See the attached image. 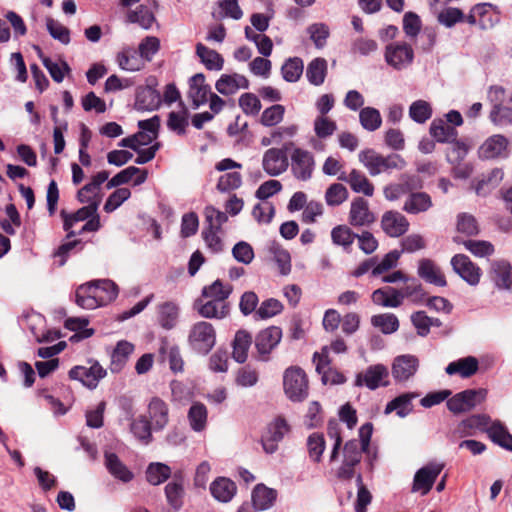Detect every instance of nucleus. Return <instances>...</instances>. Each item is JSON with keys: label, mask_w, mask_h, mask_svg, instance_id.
I'll use <instances>...</instances> for the list:
<instances>
[{"label": "nucleus", "mask_w": 512, "mask_h": 512, "mask_svg": "<svg viewBox=\"0 0 512 512\" xmlns=\"http://www.w3.org/2000/svg\"><path fill=\"white\" fill-rule=\"evenodd\" d=\"M489 118L497 126L504 127L510 125L512 124V108L495 104Z\"/></svg>", "instance_id": "774afa93"}, {"label": "nucleus", "mask_w": 512, "mask_h": 512, "mask_svg": "<svg viewBox=\"0 0 512 512\" xmlns=\"http://www.w3.org/2000/svg\"><path fill=\"white\" fill-rule=\"evenodd\" d=\"M150 423L154 430H162L169 421L168 405L159 397H153L148 405Z\"/></svg>", "instance_id": "b1692460"}, {"label": "nucleus", "mask_w": 512, "mask_h": 512, "mask_svg": "<svg viewBox=\"0 0 512 512\" xmlns=\"http://www.w3.org/2000/svg\"><path fill=\"white\" fill-rule=\"evenodd\" d=\"M307 33L309 34L310 39L313 41L315 47L322 49L327 43L330 30L328 25L325 23H313L307 27Z\"/></svg>", "instance_id": "052dcab7"}, {"label": "nucleus", "mask_w": 512, "mask_h": 512, "mask_svg": "<svg viewBox=\"0 0 512 512\" xmlns=\"http://www.w3.org/2000/svg\"><path fill=\"white\" fill-rule=\"evenodd\" d=\"M417 273L420 278L429 284L439 287L447 285V281L440 267L431 259H420L418 262Z\"/></svg>", "instance_id": "aec40b11"}, {"label": "nucleus", "mask_w": 512, "mask_h": 512, "mask_svg": "<svg viewBox=\"0 0 512 512\" xmlns=\"http://www.w3.org/2000/svg\"><path fill=\"white\" fill-rule=\"evenodd\" d=\"M338 180L347 183L355 193H361L367 197H372L374 194L373 183L361 170L352 169L349 173L341 172Z\"/></svg>", "instance_id": "2eb2a0df"}, {"label": "nucleus", "mask_w": 512, "mask_h": 512, "mask_svg": "<svg viewBox=\"0 0 512 512\" xmlns=\"http://www.w3.org/2000/svg\"><path fill=\"white\" fill-rule=\"evenodd\" d=\"M327 74V61L324 58L313 59L306 69V77L308 81L315 86L324 83Z\"/></svg>", "instance_id": "37998d69"}, {"label": "nucleus", "mask_w": 512, "mask_h": 512, "mask_svg": "<svg viewBox=\"0 0 512 512\" xmlns=\"http://www.w3.org/2000/svg\"><path fill=\"white\" fill-rule=\"evenodd\" d=\"M432 199L426 192L410 193L402 207V210L408 214H420L428 211L432 207Z\"/></svg>", "instance_id": "c756f323"}, {"label": "nucleus", "mask_w": 512, "mask_h": 512, "mask_svg": "<svg viewBox=\"0 0 512 512\" xmlns=\"http://www.w3.org/2000/svg\"><path fill=\"white\" fill-rule=\"evenodd\" d=\"M160 95L156 90L146 87L137 93L136 106L141 110H154L158 107Z\"/></svg>", "instance_id": "09e8293b"}, {"label": "nucleus", "mask_w": 512, "mask_h": 512, "mask_svg": "<svg viewBox=\"0 0 512 512\" xmlns=\"http://www.w3.org/2000/svg\"><path fill=\"white\" fill-rule=\"evenodd\" d=\"M357 234H355L348 226L338 225L331 231V239L335 245L342 246L345 250L349 249L353 244Z\"/></svg>", "instance_id": "603ef678"}, {"label": "nucleus", "mask_w": 512, "mask_h": 512, "mask_svg": "<svg viewBox=\"0 0 512 512\" xmlns=\"http://www.w3.org/2000/svg\"><path fill=\"white\" fill-rule=\"evenodd\" d=\"M283 386L285 394L292 401H302L308 395V379L300 367L292 366L285 370Z\"/></svg>", "instance_id": "7ed1b4c3"}, {"label": "nucleus", "mask_w": 512, "mask_h": 512, "mask_svg": "<svg viewBox=\"0 0 512 512\" xmlns=\"http://www.w3.org/2000/svg\"><path fill=\"white\" fill-rule=\"evenodd\" d=\"M494 281L500 288L510 289L512 284L511 266L506 261H496L492 265Z\"/></svg>", "instance_id": "a18cd8bd"}, {"label": "nucleus", "mask_w": 512, "mask_h": 512, "mask_svg": "<svg viewBox=\"0 0 512 512\" xmlns=\"http://www.w3.org/2000/svg\"><path fill=\"white\" fill-rule=\"evenodd\" d=\"M504 173L499 168H494L486 174H482L474 184V190L479 196H486L494 190L502 181Z\"/></svg>", "instance_id": "c85d7f7f"}, {"label": "nucleus", "mask_w": 512, "mask_h": 512, "mask_svg": "<svg viewBox=\"0 0 512 512\" xmlns=\"http://www.w3.org/2000/svg\"><path fill=\"white\" fill-rule=\"evenodd\" d=\"M408 219L398 211H387L382 215L381 227L389 237H400L409 229Z\"/></svg>", "instance_id": "f3484780"}, {"label": "nucleus", "mask_w": 512, "mask_h": 512, "mask_svg": "<svg viewBox=\"0 0 512 512\" xmlns=\"http://www.w3.org/2000/svg\"><path fill=\"white\" fill-rule=\"evenodd\" d=\"M358 159L371 176L390 173L392 170H402L406 166V161L399 154L392 153L384 156L373 149L360 151Z\"/></svg>", "instance_id": "f257e3e1"}, {"label": "nucleus", "mask_w": 512, "mask_h": 512, "mask_svg": "<svg viewBox=\"0 0 512 512\" xmlns=\"http://www.w3.org/2000/svg\"><path fill=\"white\" fill-rule=\"evenodd\" d=\"M104 457L105 466L111 475L123 482H129L132 480V472L128 470L115 453L105 452Z\"/></svg>", "instance_id": "e433bc0d"}, {"label": "nucleus", "mask_w": 512, "mask_h": 512, "mask_svg": "<svg viewBox=\"0 0 512 512\" xmlns=\"http://www.w3.org/2000/svg\"><path fill=\"white\" fill-rule=\"evenodd\" d=\"M471 146L463 140H454L449 143L446 150V159L450 164L463 162L470 151Z\"/></svg>", "instance_id": "49530a36"}, {"label": "nucleus", "mask_w": 512, "mask_h": 512, "mask_svg": "<svg viewBox=\"0 0 512 512\" xmlns=\"http://www.w3.org/2000/svg\"><path fill=\"white\" fill-rule=\"evenodd\" d=\"M442 469L443 465L440 464H430L419 469L414 476L412 491L426 495L431 490Z\"/></svg>", "instance_id": "4468645a"}, {"label": "nucleus", "mask_w": 512, "mask_h": 512, "mask_svg": "<svg viewBox=\"0 0 512 512\" xmlns=\"http://www.w3.org/2000/svg\"><path fill=\"white\" fill-rule=\"evenodd\" d=\"M171 476V468L163 463H151L146 470V479L152 485H159Z\"/></svg>", "instance_id": "3c124183"}, {"label": "nucleus", "mask_w": 512, "mask_h": 512, "mask_svg": "<svg viewBox=\"0 0 512 512\" xmlns=\"http://www.w3.org/2000/svg\"><path fill=\"white\" fill-rule=\"evenodd\" d=\"M210 87L205 84V76L203 73L193 75L189 80L188 97L192 100L195 108L207 101Z\"/></svg>", "instance_id": "a878e982"}, {"label": "nucleus", "mask_w": 512, "mask_h": 512, "mask_svg": "<svg viewBox=\"0 0 512 512\" xmlns=\"http://www.w3.org/2000/svg\"><path fill=\"white\" fill-rule=\"evenodd\" d=\"M486 394L484 389H467L449 397L446 405L453 414L469 412L485 400Z\"/></svg>", "instance_id": "20e7f679"}, {"label": "nucleus", "mask_w": 512, "mask_h": 512, "mask_svg": "<svg viewBox=\"0 0 512 512\" xmlns=\"http://www.w3.org/2000/svg\"><path fill=\"white\" fill-rule=\"evenodd\" d=\"M194 308L198 314L207 319H223L229 313V305L209 299L206 302L198 299L195 301Z\"/></svg>", "instance_id": "393cba45"}, {"label": "nucleus", "mask_w": 512, "mask_h": 512, "mask_svg": "<svg viewBox=\"0 0 512 512\" xmlns=\"http://www.w3.org/2000/svg\"><path fill=\"white\" fill-rule=\"evenodd\" d=\"M46 27L52 38L64 45L70 43V30L53 18L46 19Z\"/></svg>", "instance_id": "0e129e2a"}, {"label": "nucleus", "mask_w": 512, "mask_h": 512, "mask_svg": "<svg viewBox=\"0 0 512 512\" xmlns=\"http://www.w3.org/2000/svg\"><path fill=\"white\" fill-rule=\"evenodd\" d=\"M289 166L285 150L269 148L263 154L262 167L269 176H278L285 172Z\"/></svg>", "instance_id": "f8f14e48"}, {"label": "nucleus", "mask_w": 512, "mask_h": 512, "mask_svg": "<svg viewBox=\"0 0 512 512\" xmlns=\"http://www.w3.org/2000/svg\"><path fill=\"white\" fill-rule=\"evenodd\" d=\"M130 23H137L143 29H150L156 18L153 12L144 5H140L136 10L129 11L127 15Z\"/></svg>", "instance_id": "de8ad7c7"}, {"label": "nucleus", "mask_w": 512, "mask_h": 512, "mask_svg": "<svg viewBox=\"0 0 512 512\" xmlns=\"http://www.w3.org/2000/svg\"><path fill=\"white\" fill-rule=\"evenodd\" d=\"M359 122L363 129L373 132L381 127L382 117L374 107H364L359 112Z\"/></svg>", "instance_id": "c03bdc74"}, {"label": "nucleus", "mask_w": 512, "mask_h": 512, "mask_svg": "<svg viewBox=\"0 0 512 512\" xmlns=\"http://www.w3.org/2000/svg\"><path fill=\"white\" fill-rule=\"evenodd\" d=\"M188 419L194 431H202L207 423V409L205 405L202 403H194L189 409Z\"/></svg>", "instance_id": "8fccbe9b"}, {"label": "nucleus", "mask_w": 512, "mask_h": 512, "mask_svg": "<svg viewBox=\"0 0 512 512\" xmlns=\"http://www.w3.org/2000/svg\"><path fill=\"white\" fill-rule=\"evenodd\" d=\"M99 207V201H93L88 203L87 206H84L78 209L75 213L68 214L65 210L61 211V217L63 218V228L68 232L67 237H73L76 235L74 231L71 230L72 226L79 221L88 220L90 217L94 216L97 213Z\"/></svg>", "instance_id": "412c9836"}, {"label": "nucleus", "mask_w": 512, "mask_h": 512, "mask_svg": "<svg viewBox=\"0 0 512 512\" xmlns=\"http://www.w3.org/2000/svg\"><path fill=\"white\" fill-rule=\"evenodd\" d=\"M431 136L439 143H451L458 137L455 127L450 126L442 119H435L430 125Z\"/></svg>", "instance_id": "72a5a7b5"}, {"label": "nucleus", "mask_w": 512, "mask_h": 512, "mask_svg": "<svg viewBox=\"0 0 512 512\" xmlns=\"http://www.w3.org/2000/svg\"><path fill=\"white\" fill-rule=\"evenodd\" d=\"M165 494L168 503L175 509H179L183 504V478L181 473L175 474L173 481L169 482L165 487Z\"/></svg>", "instance_id": "58836bf2"}, {"label": "nucleus", "mask_w": 512, "mask_h": 512, "mask_svg": "<svg viewBox=\"0 0 512 512\" xmlns=\"http://www.w3.org/2000/svg\"><path fill=\"white\" fill-rule=\"evenodd\" d=\"M414 59L411 45L405 42L392 43L385 48V61L396 70L408 67Z\"/></svg>", "instance_id": "0eeeda50"}, {"label": "nucleus", "mask_w": 512, "mask_h": 512, "mask_svg": "<svg viewBox=\"0 0 512 512\" xmlns=\"http://www.w3.org/2000/svg\"><path fill=\"white\" fill-rule=\"evenodd\" d=\"M281 339L282 330L277 326H270L258 332L254 343L259 359L269 361L271 352L279 345Z\"/></svg>", "instance_id": "423d86ee"}, {"label": "nucleus", "mask_w": 512, "mask_h": 512, "mask_svg": "<svg viewBox=\"0 0 512 512\" xmlns=\"http://www.w3.org/2000/svg\"><path fill=\"white\" fill-rule=\"evenodd\" d=\"M151 425L145 416H141L131 423L130 430L137 439L148 444L152 439Z\"/></svg>", "instance_id": "bf43d9fd"}, {"label": "nucleus", "mask_w": 512, "mask_h": 512, "mask_svg": "<svg viewBox=\"0 0 512 512\" xmlns=\"http://www.w3.org/2000/svg\"><path fill=\"white\" fill-rule=\"evenodd\" d=\"M239 106L243 113L248 116L259 114L262 105L259 98L253 93H244L239 97Z\"/></svg>", "instance_id": "338daca9"}, {"label": "nucleus", "mask_w": 512, "mask_h": 512, "mask_svg": "<svg viewBox=\"0 0 512 512\" xmlns=\"http://www.w3.org/2000/svg\"><path fill=\"white\" fill-rule=\"evenodd\" d=\"M419 396L416 392H406L395 397L386 404L384 414L395 412L400 418H405L413 411L412 401Z\"/></svg>", "instance_id": "5701e85b"}, {"label": "nucleus", "mask_w": 512, "mask_h": 512, "mask_svg": "<svg viewBox=\"0 0 512 512\" xmlns=\"http://www.w3.org/2000/svg\"><path fill=\"white\" fill-rule=\"evenodd\" d=\"M349 197L347 188L341 183L331 184L325 192V201L328 206H339Z\"/></svg>", "instance_id": "4d7b16f0"}, {"label": "nucleus", "mask_w": 512, "mask_h": 512, "mask_svg": "<svg viewBox=\"0 0 512 512\" xmlns=\"http://www.w3.org/2000/svg\"><path fill=\"white\" fill-rule=\"evenodd\" d=\"M252 344V336L246 330H238L233 340L232 356L238 363H244L248 357V351Z\"/></svg>", "instance_id": "f704fd0d"}, {"label": "nucleus", "mask_w": 512, "mask_h": 512, "mask_svg": "<svg viewBox=\"0 0 512 512\" xmlns=\"http://www.w3.org/2000/svg\"><path fill=\"white\" fill-rule=\"evenodd\" d=\"M212 496L219 502H230L237 492L236 484L226 477H218L210 485Z\"/></svg>", "instance_id": "cd10ccee"}, {"label": "nucleus", "mask_w": 512, "mask_h": 512, "mask_svg": "<svg viewBox=\"0 0 512 512\" xmlns=\"http://www.w3.org/2000/svg\"><path fill=\"white\" fill-rule=\"evenodd\" d=\"M419 368V359L411 354L399 355L394 358L391 373L396 383L410 380Z\"/></svg>", "instance_id": "1a4fd4ad"}, {"label": "nucleus", "mask_w": 512, "mask_h": 512, "mask_svg": "<svg viewBox=\"0 0 512 512\" xmlns=\"http://www.w3.org/2000/svg\"><path fill=\"white\" fill-rule=\"evenodd\" d=\"M375 215L369 209V203L362 197L351 202L349 223L354 227L369 226L375 221Z\"/></svg>", "instance_id": "a211bd4d"}, {"label": "nucleus", "mask_w": 512, "mask_h": 512, "mask_svg": "<svg viewBox=\"0 0 512 512\" xmlns=\"http://www.w3.org/2000/svg\"><path fill=\"white\" fill-rule=\"evenodd\" d=\"M116 58L119 67L126 71H139L145 65L143 58L133 48H124L117 54Z\"/></svg>", "instance_id": "473e14b6"}, {"label": "nucleus", "mask_w": 512, "mask_h": 512, "mask_svg": "<svg viewBox=\"0 0 512 512\" xmlns=\"http://www.w3.org/2000/svg\"><path fill=\"white\" fill-rule=\"evenodd\" d=\"M309 457L314 462H319L325 450L324 436L319 433L311 434L307 439Z\"/></svg>", "instance_id": "69168bd1"}, {"label": "nucleus", "mask_w": 512, "mask_h": 512, "mask_svg": "<svg viewBox=\"0 0 512 512\" xmlns=\"http://www.w3.org/2000/svg\"><path fill=\"white\" fill-rule=\"evenodd\" d=\"M409 116L417 123H425L432 116V108L425 100L414 101L409 107Z\"/></svg>", "instance_id": "680f3d73"}, {"label": "nucleus", "mask_w": 512, "mask_h": 512, "mask_svg": "<svg viewBox=\"0 0 512 512\" xmlns=\"http://www.w3.org/2000/svg\"><path fill=\"white\" fill-rule=\"evenodd\" d=\"M232 291L233 287L230 284L224 285L221 280L217 279L202 289V296L220 303H226V299L229 298Z\"/></svg>", "instance_id": "a19ab883"}, {"label": "nucleus", "mask_w": 512, "mask_h": 512, "mask_svg": "<svg viewBox=\"0 0 512 512\" xmlns=\"http://www.w3.org/2000/svg\"><path fill=\"white\" fill-rule=\"evenodd\" d=\"M478 368L479 362L477 358L468 356L449 363L445 368V372L448 375L458 374L462 378H469L478 371Z\"/></svg>", "instance_id": "7c9ffc66"}, {"label": "nucleus", "mask_w": 512, "mask_h": 512, "mask_svg": "<svg viewBox=\"0 0 512 512\" xmlns=\"http://www.w3.org/2000/svg\"><path fill=\"white\" fill-rule=\"evenodd\" d=\"M453 270L469 285L475 286L481 277L480 268L464 254H456L451 259Z\"/></svg>", "instance_id": "9b49d317"}, {"label": "nucleus", "mask_w": 512, "mask_h": 512, "mask_svg": "<svg viewBox=\"0 0 512 512\" xmlns=\"http://www.w3.org/2000/svg\"><path fill=\"white\" fill-rule=\"evenodd\" d=\"M315 168V159L310 151L295 148L291 154V171L301 181L311 179Z\"/></svg>", "instance_id": "6e6552de"}, {"label": "nucleus", "mask_w": 512, "mask_h": 512, "mask_svg": "<svg viewBox=\"0 0 512 512\" xmlns=\"http://www.w3.org/2000/svg\"><path fill=\"white\" fill-rule=\"evenodd\" d=\"M106 376V370L98 363H93L90 367L76 366L69 371V377L80 381L89 389L97 387L99 381Z\"/></svg>", "instance_id": "9d476101"}, {"label": "nucleus", "mask_w": 512, "mask_h": 512, "mask_svg": "<svg viewBox=\"0 0 512 512\" xmlns=\"http://www.w3.org/2000/svg\"><path fill=\"white\" fill-rule=\"evenodd\" d=\"M188 111L183 108L180 112H170L168 115L167 126L170 130L183 135L188 126Z\"/></svg>", "instance_id": "e2e57ef3"}, {"label": "nucleus", "mask_w": 512, "mask_h": 512, "mask_svg": "<svg viewBox=\"0 0 512 512\" xmlns=\"http://www.w3.org/2000/svg\"><path fill=\"white\" fill-rule=\"evenodd\" d=\"M371 323L384 334L394 333L399 328L398 318L392 313L374 315L371 318Z\"/></svg>", "instance_id": "6e6d98bb"}, {"label": "nucleus", "mask_w": 512, "mask_h": 512, "mask_svg": "<svg viewBox=\"0 0 512 512\" xmlns=\"http://www.w3.org/2000/svg\"><path fill=\"white\" fill-rule=\"evenodd\" d=\"M486 433L495 444L512 452V435L499 421L493 422Z\"/></svg>", "instance_id": "ea45409f"}, {"label": "nucleus", "mask_w": 512, "mask_h": 512, "mask_svg": "<svg viewBox=\"0 0 512 512\" xmlns=\"http://www.w3.org/2000/svg\"><path fill=\"white\" fill-rule=\"evenodd\" d=\"M509 140L501 134L488 137L479 147L478 156L481 159H495L507 156Z\"/></svg>", "instance_id": "ddd939ff"}, {"label": "nucleus", "mask_w": 512, "mask_h": 512, "mask_svg": "<svg viewBox=\"0 0 512 512\" xmlns=\"http://www.w3.org/2000/svg\"><path fill=\"white\" fill-rule=\"evenodd\" d=\"M276 497V490L258 484L252 492V503L255 509L266 510L273 505Z\"/></svg>", "instance_id": "c9c22d12"}, {"label": "nucleus", "mask_w": 512, "mask_h": 512, "mask_svg": "<svg viewBox=\"0 0 512 512\" xmlns=\"http://www.w3.org/2000/svg\"><path fill=\"white\" fill-rule=\"evenodd\" d=\"M288 432V425L283 418H277L269 424L267 432L262 436V446L266 453L272 454L278 449V443L282 441Z\"/></svg>", "instance_id": "dca6fc26"}, {"label": "nucleus", "mask_w": 512, "mask_h": 512, "mask_svg": "<svg viewBox=\"0 0 512 512\" xmlns=\"http://www.w3.org/2000/svg\"><path fill=\"white\" fill-rule=\"evenodd\" d=\"M285 107L281 104H274L266 108L260 117V123L265 127H273L283 121Z\"/></svg>", "instance_id": "13d9d810"}, {"label": "nucleus", "mask_w": 512, "mask_h": 512, "mask_svg": "<svg viewBox=\"0 0 512 512\" xmlns=\"http://www.w3.org/2000/svg\"><path fill=\"white\" fill-rule=\"evenodd\" d=\"M178 314L179 308L173 302H165L158 306V322L166 330L175 327Z\"/></svg>", "instance_id": "79ce46f5"}, {"label": "nucleus", "mask_w": 512, "mask_h": 512, "mask_svg": "<svg viewBox=\"0 0 512 512\" xmlns=\"http://www.w3.org/2000/svg\"><path fill=\"white\" fill-rule=\"evenodd\" d=\"M187 341L195 353L207 355L215 346L216 330L211 323L198 321L190 327Z\"/></svg>", "instance_id": "f03ea898"}, {"label": "nucleus", "mask_w": 512, "mask_h": 512, "mask_svg": "<svg viewBox=\"0 0 512 512\" xmlns=\"http://www.w3.org/2000/svg\"><path fill=\"white\" fill-rule=\"evenodd\" d=\"M313 130L317 138L327 139L337 130V124L327 116L318 115L313 122Z\"/></svg>", "instance_id": "5fc2aeb1"}, {"label": "nucleus", "mask_w": 512, "mask_h": 512, "mask_svg": "<svg viewBox=\"0 0 512 512\" xmlns=\"http://www.w3.org/2000/svg\"><path fill=\"white\" fill-rule=\"evenodd\" d=\"M133 351V344L128 341H119L111 354V372L119 373L126 365Z\"/></svg>", "instance_id": "2f4dec72"}, {"label": "nucleus", "mask_w": 512, "mask_h": 512, "mask_svg": "<svg viewBox=\"0 0 512 512\" xmlns=\"http://www.w3.org/2000/svg\"><path fill=\"white\" fill-rule=\"evenodd\" d=\"M491 419L486 414H474L463 419L452 432L453 437L464 438L475 434L476 430L485 431Z\"/></svg>", "instance_id": "6ab92c4d"}, {"label": "nucleus", "mask_w": 512, "mask_h": 512, "mask_svg": "<svg viewBox=\"0 0 512 512\" xmlns=\"http://www.w3.org/2000/svg\"><path fill=\"white\" fill-rule=\"evenodd\" d=\"M249 87L248 79L240 74H223L215 84L216 90L222 95L234 94L238 89H247Z\"/></svg>", "instance_id": "bb28decb"}, {"label": "nucleus", "mask_w": 512, "mask_h": 512, "mask_svg": "<svg viewBox=\"0 0 512 512\" xmlns=\"http://www.w3.org/2000/svg\"><path fill=\"white\" fill-rule=\"evenodd\" d=\"M303 61L298 57L289 58L281 67V73L285 81L296 82L303 73Z\"/></svg>", "instance_id": "864d4df0"}, {"label": "nucleus", "mask_w": 512, "mask_h": 512, "mask_svg": "<svg viewBox=\"0 0 512 512\" xmlns=\"http://www.w3.org/2000/svg\"><path fill=\"white\" fill-rule=\"evenodd\" d=\"M76 304L83 309H95L101 306L99 290L94 282L80 285L75 293Z\"/></svg>", "instance_id": "4be33fe9"}, {"label": "nucleus", "mask_w": 512, "mask_h": 512, "mask_svg": "<svg viewBox=\"0 0 512 512\" xmlns=\"http://www.w3.org/2000/svg\"><path fill=\"white\" fill-rule=\"evenodd\" d=\"M196 54L208 70L219 71L223 68L224 59L217 51L198 43Z\"/></svg>", "instance_id": "4c0bfd02"}, {"label": "nucleus", "mask_w": 512, "mask_h": 512, "mask_svg": "<svg viewBox=\"0 0 512 512\" xmlns=\"http://www.w3.org/2000/svg\"><path fill=\"white\" fill-rule=\"evenodd\" d=\"M389 383V370L383 364H375L367 367L364 372L358 373L355 379L356 386H365L370 390H376L379 387H387Z\"/></svg>", "instance_id": "39448f33"}]
</instances>
